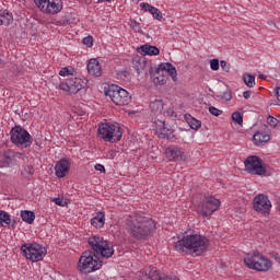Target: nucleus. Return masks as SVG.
<instances>
[{
  "mask_svg": "<svg viewBox=\"0 0 280 280\" xmlns=\"http://www.w3.org/2000/svg\"><path fill=\"white\" fill-rule=\"evenodd\" d=\"M210 68L212 69V71H218V69H220V60L218 59L210 60Z\"/></svg>",
  "mask_w": 280,
  "mask_h": 280,
  "instance_id": "473e14b6",
  "label": "nucleus"
},
{
  "mask_svg": "<svg viewBox=\"0 0 280 280\" xmlns=\"http://www.w3.org/2000/svg\"><path fill=\"white\" fill-rule=\"evenodd\" d=\"M59 75H61V78H69V75H75V68L73 67L61 68V70L59 71Z\"/></svg>",
  "mask_w": 280,
  "mask_h": 280,
  "instance_id": "c85d7f7f",
  "label": "nucleus"
},
{
  "mask_svg": "<svg viewBox=\"0 0 280 280\" xmlns=\"http://www.w3.org/2000/svg\"><path fill=\"white\" fill-rule=\"evenodd\" d=\"M268 141H270V135L269 133L258 131L254 135L255 145H264V143H268Z\"/></svg>",
  "mask_w": 280,
  "mask_h": 280,
  "instance_id": "5701e85b",
  "label": "nucleus"
},
{
  "mask_svg": "<svg viewBox=\"0 0 280 280\" xmlns=\"http://www.w3.org/2000/svg\"><path fill=\"white\" fill-rule=\"evenodd\" d=\"M165 156L168 161H187L189 159L185 151L176 145H170L165 150Z\"/></svg>",
  "mask_w": 280,
  "mask_h": 280,
  "instance_id": "f3484780",
  "label": "nucleus"
},
{
  "mask_svg": "<svg viewBox=\"0 0 280 280\" xmlns=\"http://www.w3.org/2000/svg\"><path fill=\"white\" fill-rule=\"evenodd\" d=\"M184 118L186 119L188 126H190L191 130H200V128H202V122L194 118L190 114H185Z\"/></svg>",
  "mask_w": 280,
  "mask_h": 280,
  "instance_id": "b1692460",
  "label": "nucleus"
},
{
  "mask_svg": "<svg viewBox=\"0 0 280 280\" xmlns=\"http://www.w3.org/2000/svg\"><path fill=\"white\" fill-rule=\"evenodd\" d=\"M220 65H221V69H223L224 71H229L230 67H229V63L226 61L221 60Z\"/></svg>",
  "mask_w": 280,
  "mask_h": 280,
  "instance_id": "58836bf2",
  "label": "nucleus"
},
{
  "mask_svg": "<svg viewBox=\"0 0 280 280\" xmlns=\"http://www.w3.org/2000/svg\"><path fill=\"white\" fill-rule=\"evenodd\" d=\"M110 1H113V0H98V3H104V2L110 3Z\"/></svg>",
  "mask_w": 280,
  "mask_h": 280,
  "instance_id": "c03bdc74",
  "label": "nucleus"
},
{
  "mask_svg": "<svg viewBox=\"0 0 280 280\" xmlns=\"http://www.w3.org/2000/svg\"><path fill=\"white\" fill-rule=\"evenodd\" d=\"M167 75L172 78L173 82H177L178 72L176 71V67L170 62L160 63L153 73V83L155 86H163V84H167Z\"/></svg>",
  "mask_w": 280,
  "mask_h": 280,
  "instance_id": "39448f33",
  "label": "nucleus"
},
{
  "mask_svg": "<svg viewBox=\"0 0 280 280\" xmlns=\"http://www.w3.org/2000/svg\"><path fill=\"white\" fill-rule=\"evenodd\" d=\"M10 224H12L10 213L0 210V226H10Z\"/></svg>",
  "mask_w": 280,
  "mask_h": 280,
  "instance_id": "bb28decb",
  "label": "nucleus"
},
{
  "mask_svg": "<svg viewBox=\"0 0 280 280\" xmlns=\"http://www.w3.org/2000/svg\"><path fill=\"white\" fill-rule=\"evenodd\" d=\"M21 219L23 220V222H26V224H34V221L36 220V214L30 210H22Z\"/></svg>",
  "mask_w": 280,
  "mask_h": 280,
  "instance_id": "393cba45",
  "label": "nucleus"
},
{
  "mask_svg": "<svg viewBox=\"0 0 280 280\" xmlns=\"http://www.w3.org/2000/svg\"><path fill=\"white\" fill-rule=\"evenodd\" d=\"M207 248H209V238L196 233L187 234L175 243V250L182 255L192 253V255L200 257L202 253L207 252Z\"/></svg>",
  "mask_w": 280,
  "mask_h": 280,
  "instance_id": "f03ea898",
  "label": "nucleus"
},
{
  "mask_svg": "<svg viewBox=\"0 0 280 280\" xmlns=\"http://www.w3.org/2000/svg\"><path fill=\"white\" fill-rule=\"evenodd\" d=\"M244 262L250 270L256 272H268L272 268V261L259 252H252L245 255Z\"/></svg>",
  "mask_w": 280,
  "mask_h": 280,
  "instance_id": "20e7f679",
  "label": "nucleus"
},
{
  "mask_svg": "<svg viewBox=\"0 0 280 280\" xmlns=\"http://www.w3.org/2000/svg\"><path fill=\"white\" fill-rule=\"evenodd\" d=\"M16 159H25V154L19 152L13 154V160L16 161Z\"/></svg>",
  "mask_w": 280,
  "mask_h": 280,
  "instance_id": "a19ab883",
  "label": "nucleus"
},
{
  "mask_svg": "<svg viewBox=\"0 0 280 280\" xmlns=\"http://www.w3.org/2000/svg\"><path fill=\"white\" fill-rule=\"evenodd\" d=\"M155 133L159 139H167L168 141L176 138L174 135V129H171L165 121L158 120L155 124Z\"/></svg>",
  "mask_w": 280,
  "mask_h": 280,
  "instance_id": "dca6fc26",
  "label": "nucleus"
},
{
  "mask_svg": "<svg viewBox=\"0 0 280 280\" xmlns=\"http://www.w3.org/2000/svg\"><path fill=\"white\" fill-rule=\"evenodd\" d=\"M94 170H96V172H103V173L106 172V168L102 164H96L94 166Z\"/></svg>",
  "mask_w": 280,
  "mask_h": 280,
  "instance_id": "ea45409f",
  "label": "nucleus"
},
{
  "mask_svg": "<svg viewBox=\"0 0 280 280\" xmlns=\"http://www.w3.org/2000/svg\"><path fill=\"white\" fill-rule=\"evenodd\" d=\"M165 104L163 103V100H155L150 103V108L152 113H163Z\"/></svg>",
  "mask_w": 280,
  "mask_h": 280,
  "instance_id": "a878e982",
  "label": "nucleus"
},
{
  "mask_svg": "<svg viewBox=\"0 0 280 280\" xmlns=\"http://www.w3.org/2000/svg\"><path fill=\"white\" fill-rule=\"evenodd\" d=\"M35 3L44 14H59L65 8L62 0H35Z\"/></svg>",
  "mask_w": 280,
  "mask_h": 280,
  "instance_id": "ddd939ff",
  "label": "nucleus"
},
{
  "mask_svg": "<svg viewBox=\"0 0 280 280\" xmlns=\"http://www.w3.org/2000/svg\"><path fill=\"white\" fill-rule=\"evenodd\" d=\"M21 250L24 257L33 262L43 261V259H45V256L47 255V248L36 243H26L22 245Z\"/></svg>",
  "mask_w": 280,
  "mask_h": 280,
  "instance_id": "9d476101",
  "label": "nucleus"
},
{
  "mask_svg": "<svg viewBox=\"0 0 280 280\" xmlns=\"http://www.w3.org/2000/svg\"><path fill=\"white\" fill-rule=\"evenodd\" d=\"M14 16L8 10H0V25H12Z\"/></svg>",
  "mask_w": 280,
  "mask_h": 280,
  "instance_id": "4be33fe9",
  "label": "nucleus"
},
{
  "mask_svg": "<svg viewBox=\"0 0 280 280\" xmlns=\"http://www.w3.org/2000/svg\"><path fill=\"white\" fill-rule=\"evenodd\" d=\"M246 172L255 174L256 176H264L266 174V166L261 163V159L257 155L248 156L244 162Z\"/></svg>",
  "mask_w": 280,
  "mask_h": 280,
  "instance_id": "4468645a",
  "label": "nucleus"
},
{
  "mask_svg": "<svg viewBox=\"0 0 280 280\" xmlns=\"http://www.w3.org/2000/svg\"><path fill=\"white\" fill-rule=\"evenodd\" d=\"M243 81L248 86V89H254L255 88V75L250 73H245L243 74Z\"/></svg>",
  "mask_w": 280,
  "mask_h": 280,
  "instance_id": "cd10ccee",
  "label": "nucleus"
},
{
  "mask_svg": "<svg viewBox=\"0 0 280 280\" xmlns=\"http://www.w3.org/2000/svg\"><path fill=\"white\" fill-rule=\"evenodd\" d=\"M5 161H7L8 165H15L16 164V163H14V161L12 159H10V156H7Z\"/></svg>",
  "mask_w": 280,
  "mask_h": 280,
  "instance_id": "37998d69",
  "label": "nucleus"
},
{
  "mask_svg": "<svg viewBox=\"0 0 280 280\" xmlns=\"http://www.w3.org/2000/svg\"><path fill=\"white\" fill-rule=\"evenodd\" d=\"M91 224L95 229H102L106 224V214L103 211L96 213V215L91 219Z\"/></svg>",
  "mask_w": 280,
  "mask_h": 280,
  "instance_id": "aec40b11",
  "label": "nucleus"
},
{
  "mask_svg": "<svg viewBox=\"0 0 280 280\" xmlns=\"http://www.w3.org/2000/svg\"><path fill=\"white\" fill-rule=\"evenodd\" d=\"M52 202H55V205H57L58 207H65V203L61 198H55L52 199Z\"/></svg>",
  "mask_w": 280,
  "mask_h": 280,
  "instance_id": "4c0bfd02",
  "label": "nucleus"
},
{
  "mask_svg": "<svg viewBox=\"0 0 280 280\" xmlns=\"http://www.w3.org/2000/svg\"><path fill=\"white\" fill-rule=\"evenodd\" d=\"M140 8L141 10H143L144 12H149L150 14H154L156 8L152 7V4L148 3V2H142L140 3Z\"/></svg>",
  "mask_w": 280,
  "mask_h": 280,
  "instance_id": "7c9ffc66",
  "label": "nucleus"
},
{
  "mask_svg": "<svg viewBox=\"0 0 280 280\" xmlns=\"http://www.w3.org/2000/svg\"><path fill=\"white\" fill-rule=\"evenodd\" d=\"M254 209L258 213H262L264 215L270 214V209H272V202H270V199L268 196L264 194H259L254 198L253 201Z\"/></svg>",
  "mask_w": 280,
  "mask_h": 280,
  "instance_id": "2eb2a0df",
  "label": "nucleus"
},
{
  "mask_svg": "<svg viewBox=\"0 0 280 280\" xmlns=\"http://www.w3.org/2000/svg\"><path fill=\"white\" fill-rule=\"evenodd\" d=\"M267 124H269V126H271L272 128H277V124H279V120H277V118L272 116H268Z\"/></svg>",
  "mask_w": 280,
  "mask_h": 280,
  "instance_id": "72a5a7b5",
  "label": "nucleus"
},
{
  "mask_svg": "<svg viewBox=\"0 0 280 280\" xmlns=\"http://www.w3.org/2000/svg\"><path fill=\"white\" fill-rule=\"evenodd\" d=\"M153 19H155L156 21H161V19H163V13L161 12V10L155 9V12L153 13Z\"/></svg>",
  "mask_w": 280,
  "mask_h": 280,
  "instance_id": "c9c22d12",
  "label": "nucleus"
},
{
  "mask_svg": "<svg viewBox=\"0 0 280 280\" xmlns=\"http://www.w3.org/2000/svg\"><path fill=\"white\" fill-rule=\"evenodd\" d=\"M28 171H30V173H32V166H28Z\"/></svg>",
  "mask_w": 280,
  "mask_h": 280,
  "instance_id": "49530a36",
  "label": "nucleus"
},
{
  "mask_svg": "<svg viewBox=\"0 0 280 280\" xmlns=\"http://www.w3.org/2000/svg\"><path fill=\"white\" fill-rule=\"evenodd\" d=\"M98 139L107 143H117L124 137V130L119 124L115 122H100L97 129Z\"/></svg>",
  "mask_w": 280,
  "mask_h": 280,
  "instance_id": "7ed1b4c3",
  "label": "nucleus"
},
{
  "mask_svg": "<svg viewBox=\"0 0 280 280\" xmlns=\"http://www.w3.org/2000/svg\"><path fill=\"white\" fill-rule=\"evenodd\" d=\"M252 95H253V91H250V90L243 92L244 100H250Z\"/></svg>",
  "mask_w": 280,
  "mask_h": 280,
  "instance_id": "e433bc0d",
  "label": "nucleus"
},
{
  "mask_svg": "<svg viewBox=\"0 0 280 280\" xmlns=\"http://www.w3.org/2000/svg\"><path fill=\"white\" fill-rule=\"evenodd\" d=\"M78 268L80 272L90 273L95 272L102 268V260L93 252H84L79 258Z\"/></svg>",
  "mask_w": 280,
  "mask_h": 280,
  "instance_id": "0eeeda50",
  "label": "nucleus"
},
{
  "mask_svg": "<svg viewBox=\"0 0 280 280\" xmlns=\"http://www.w3.org/2000/svg\"><path fill=\"white\" fill-rule=\"evenodd\" d=\"M232 121H234V124H237L238 126H242L244 124V116H242V113L240 112H234L232 114Z\"/></svg>",
  "mask_w": 280,
  "mask_h": 280,
  "instance_id": "c756f323",
  "label": "nucleus"
},
{
  "mask_svg": "<svg viewBox=\"0 0 280 280\" xmlns=\"http://www.w3.org/2000/svg\"><path fill=\"white\" fill-rule=\"evenodd\" d=\"M88 244L96 253V255H101V257H105V259H108L109 257H113L115 249H113V246L108 244V241L104 240V237L98 235H93L88 240Z\"/></svg>",
  "mask_w": 280,
  "mask_h": 280,
  "instance_id": "1a4fd4ad",
  "label": "nucleus"
},
{
  "mask_svg": "<svg viewBox=\"0 0 280 280\" xmlns=\"http://www.w3.org/2000/svg\"><path fill=\"white\" fill-rule=\"evenodd\" d=\"M156 229V223L150 218L143 217L139 213H132L126 219V230L136 240H143L152 235V231Z\"/></svg>",
  "mask_w": 280,
  "mask_h": 280,
  "instance_id": "f257e3e1",
  "label": "nucleus"
},
{
  "mask_svg": "<svg viewBox=\"0 0 280 280\" xmlns=\"http://www.w3.org/2000/svg\"><path fill=\"white\" fill-rule=\"evenodd\" d=\"M138 54H141L142 56H159L160 50L156 46L143 45L138 48Z\"/></svg>",
  "mask_w": 280,
  "mask_h": 280,
  "instance_id": "412c9836",
  "label": "nucleus"
},
{
  "mask_svg": "<svg viewBox=\"0 0 280 280\" xmlns=\"http://www.w3.org/2000/svg\"><path fill=\"white\" fill-rule=\"evenodd\" d=\"M260 80H266V75L259 74Z\"/></svg>",
  "mask_w": 280,
  "mask_h": 280,
  "instance_id": "a18cd8bd",
  "label": "nucleus"
},
{
  "mask_svg": "<svg viewBox=\"0 0 280 280\" xmlns=\"http://www.w3.org/2000/svg\"><path fill=\"white\" fill-rule=\"evenodd\" d=\"M83 45H86V47H93V36L83 38Z\"/></svg>",
  "mask_w": 280,
  "mask_h": 280,
  "instance_id": "f704fd0d",
  "label": "nucleus"
},
{
  "mask_svg": "<svg viewBox=\"0 0 280 280\" xmlns=\"http://www.w3.org/2000/svg\"><path fill=\"white\" fill-rule=\"evenodd\" d=\"M71 170V162L67 159L59 160L55 165V174L57 178H65Z\"/></svg>",
  "mask_w": 280,
  "mask_h": 280,
  "instance_id": "a211bd4d",
  "label": "nucleus"
},
{
  "mask_svg": "<svg viewBox=\"0 0 280 280\" xmlns=\"http://www.w3.org/2000/svg\"><path fill=\"white\" fill-rule=\"evenodd\" d=\"M88 73L93 78H101L103 70L102 63L97 59H90L88 62Z\"/></svg>",
  "mask_w": 280,
  "mask_h": 280,
  "instance_id": "6ab92c4d",
  "label": "nucleus"
},
{
  "mask_svg": "<svg viewBox=\"0 0 280 280\" xmlns=\"http://www.w3.org/2000/svg\"><path fill=\"white\" fill-rule=\"evenodd\" d=\"M10 135L12 143L18 145V148H30L34 142L32 135L21 126L12 128Z\"/></svg>",
  "mask_w": 280,
  "mask_h": 280,
  "instance_id": "f8f14e48",
  "label": "nucleus"
},
{
  "mask_svg": "<svg viewBox=\"0 0 280 280\" xmlns=\"http://www.w3.org/2000/svg\"><path fill=\"white\" fill-rule=\"evenodd\" d=\"M273 93H275V95H276L278 102H280V88H279V86L276 88V89L273 90Z\"/></svg>",
  "mask_w": 280,
  "mask_h": 280,
  "instance_id": "79ce46f5",
  "label": "nucleus"
},
{
  "mask_svg": "<svg viewBox=\"0 0 280 280\" xmlns=\"http://www.w3.org/2000/svg\"><path fill=\"white\" fill-rule=\"evenodd\" d=\"M88 84L89 80L86 79L70 78L60 82L57 89H59V91H63V93H69V95H77V93H80L82 89H86Z\"/></svg>",
  "mask_w": 280,
  "mask_h": 280,
  "instance_id": "9b49d317",
  "label": "nucleus"
},
{
  "mask_svg": "<svg viewBox=\"0 0 280 280\" xmlns=\"http://www.w3.org/2000/svg\"><path fill=\"white\" fill-rule=\"evenodd\" d=\"M209 113L212 114L214 117H220V115H222V110L215 106H210Z\"/></svg>",
  "mask_w": 280,
  "mask_h": 280,
  "instance_id": "2f4dec72",
  "label": "nucleus"
},
{
  "mask_svg": "<svg viewBox=\"0 0 280 280\" xmlns=\"http://www.w3.org/2000/svg\"><path fill=\"white\" fill-rule=\"evenodd\" d=\"M106 97H109L116 106H128L132 102V96L126 89L119 85H110L107 91H105Z\"/></svg>",
  "mask_w": 280,
  "mask_h": 280,
  "instance_id": "6e6552de",
  "label": "nucleus"
},
{
  "mask_svg": "<svg viewBox=\"0 0 280 280\" xmlns=\"http://www.w3.org/2000/svg\"><path fill=\"white\" fill-rule=\"evenodd\" d=\"M194 202L197 207V213H199V215H202L203 218H209L213 215L222 205L220 199L209 195H203L201 201L199 202L194 199Z\"/></svg>",
  "mask_w": 280,
  "mask_h": 280,
  "instance_id": "423d86ee",
  "label": "nucleus"
}]
</instances>
